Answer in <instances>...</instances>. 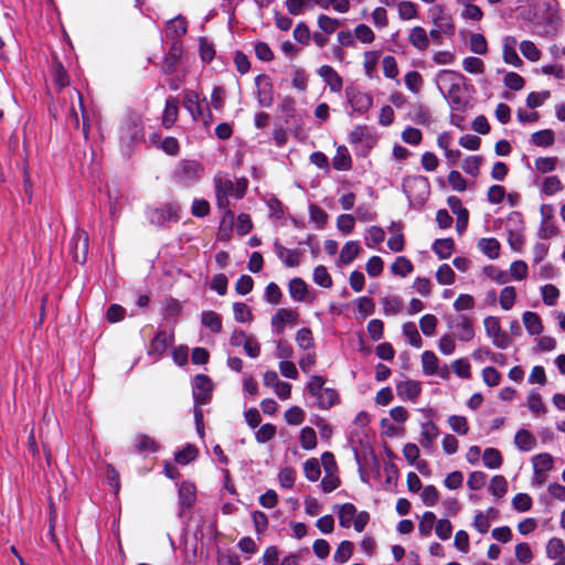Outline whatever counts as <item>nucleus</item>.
<instances>
[{
	"label": "nucleus",
	"instance_id": "f257e3e1",
	"mask_svg": "<svg viewBox=\"0 0 565 565\" xmlns=\"http://www.w3.org/2000/svg\"><path fill=\"white\" fill-rule=\"evenodd\" d=\"M463 78L460 73L450 70H443L436 76L438 89L448 100L451 108L457 110L465 106L461 89Z\"/></svg>",
	"mask_w": 565,
	"mask_h": 565
},
{
	"label": "nucleus",
	"instance_id": "f03ea898",
	"mask_svg": "<svg viewBox=\"0 0 565 565\" xmlns=\"http://www.w3.org/2000/svg\"><path fill=\"white\" fill-rule=\"evenodd\" d=\"M216 204L217 207L223 210L226 214L233 215L230 210L231 198L235 199L234 182L222 173L214 177Z\"/></svg>",
	"mask_w": 565,
	"mask_h": 565
},
{
	"label": "nucleus",
	"instance_id": "7ed1b4c3",
	"mask_svg": "<svg viewBox=\"0 0 565 565\" xmlns=\"http://www.w3.org/2000/svg\"><path fill=\"white\" fill-rule=\"evenodd\" d=\"M448 327L454 337L462 342H469L475 338L473 319L465 313H459L447 319Z\"/></svg>",
	"mask_w": 565,
	"mask_h": 565
},
{
	"label": "nucleus",
	"instance_id": "20e7f679",
	"mask_svg": "<svg viewBox=\"0 0 565 565\" xmlns=\"http://www.w3.org/2000/svg\"><path fill=\"white\" fill-rule=\"evenodd\" d=\"M203 166L195 160H182L174 171V178L177 181L184 185L194 184L203 177Z\"/></svg>",
	"mask_w": 565,
	"mask_h": 565
},
{
	"label": "nucleus",
	"instance_id": "39448f33",
	"mask_svg": "<svg viewBox=\"0 0 565 565\" xmlns=\"http://www.w3.org/2000/svg\"><path fill=\"white\" fill-rule=\"evenodd\" d=\"M183 106L191 113L194 120H201L205 126L212 121V115L205 98L201 102L198 93L186 92L183 98Z\"/></svg>",
	"mask_w": 565,
	"mask_h": 565
},
{
	"label": "nucleus",
	"instance_id": "423d86ee",
	"mask_svg": "<svg viewBox=\"0 0 565 565\" xmlns=\"http://www.w3.org/2000/svg\"><path fill=\"white\" fill-rule=\"evenodd\" d=\"M403 190L411 201L423 203L429 195L428 179L423 175H415L405 179Z\"/></svg>",
	"mask_w": 565,
	"mask_h": 565
},
{
	"label": "nucleus",
	"instance_id": "0eeeda50",
	"mask_svg": "<svg viewBox=\"0 0 565 565\" xmlns=\"http://www.w3.org/2000/svg\"><path fill=\"white\" fill-rule=\"evenodd\" d=\"M483 326L487 335L492 340L494 347L507 349L510 345L511 340L509 335L502 331L499 318L488 316L483 320Z\"/></svg>",
	"mask_w": 565,
	"mask_h": 565
},
{
	"label": "nucleus",
	"instance_id": "6e6552de",
	"mask_svg": "<svg viewBox=\"0 0 565 565\" xmlns=\"http://www.w3.org/2000/svg\"><path fill=\"white\" fill-rule=\"evenodd\" d=\"M179 212L180 206L177 203H168L161 207H149L147 216L151 224L160 226L169 221H178Z\"/></svg>",
	"mask_w": 565,
	"mask_h": 565
},
{
	"label": "nucleus",
	"instance_id": "1a4fd4ad",
	"mask_svg": "<svg viewBox=\"0 0 565 565\" xmlns=\"http://www.w3.org/2000/svg\"><path fill=\"white\" fill-rule=\"evenodd\" d=\"M213 385L209 376L200 374L193 379V398L196 406L206 404Z\"/></svg>",
	"mask_w": 565,
	"mask_h": 565
},
{
	"label": "nucleus",
	"instance_id": "9d476101",
	"mask_svg": "<svg viewBox=\"0 0 565 565\" xmlns=\"http://www.w3.org/2000/svg\"><path fill=\"white\" fill-rule=\"evenodd\" d=\"M70 249L76 263H84L88 250V235L85 231L77 230L71 242Z\"/></svg>",
	"mask_w": 565,
	"mask_h": 565
},
{
	"label": "nucleus",
	"instance_id": "9b49d317",
	"mask_svg": "<svg viewBox=\"0 0 565 565\" xmlns=\"http://www.w3.org/2000/svg\"><path fill=\"white\" fill-rule=\"evenodd\" d=\"M274 250L286 267L292 268L299 266L301 257L299 250L287 248L280 244L279 241L274 243Z\"/></svg>",
	"mask_w": 565,
	"mask_h": 565
},
{
	"label": "nucleus",
	"instance_id": "f8f14e48",
	"mask_svg": "<svg viewBox=\"0 0 565 565\" xmlns=\"http://www.w3.org/2000/svg\"><path fill=\"white\" fill-rule=\"evenodd\" d=\"M298 313L295 310L280 308L271 318V326L278 333H282L286 324H296Z\"/></svg>",
	"mask_w": 565,
	"mask_h": 565
},
{
	"label": "nucleus",
	"instance_id": "ddd939ff",
	"mask_svg": "<svg viewBox=\"0 0 565 565\" xmlns=\"http://www.w3.org/2000/svg\"><path fill=\"white\" fill-rule=\"evenodd\" d=\"M448 205L451 209L452 213L457 216V224L456 228L458 233H462L466 231L468 225V218L469 213L468 211L462 206L461 201L457 196H449L448 198Z\"/></svg>",
	"mask_w": 565,
	"mask_h": 565
},
{
	"label": "nucleus",
	"instance_id": "4468645a",
	"mask_svg": "<svg viewBox=\"0 0 565 565\" xmlns=\"http://www.w3.org/2000/svg\"><path fill=\"white\" fill-rule=\"evenodd\" d=\"M258 88V103L262 107H269L274 102L273 86L267 76H258L256 78Z\"/></svg>",
	"mask_w": 565,
	"mask_h": 565
},
{
	"label": "nucleus",
	"instance_id": "2eb2a0df",
	"mask_svg": "<svg viewBox=\"0 0 565 565\" xmlns=\"http://www.w3.org/2000/svg\"><path fill=\"white\" fill-rule=\"evenodd\" d=\"M142 138V128L138 118H132L121 126L120 139L124 142L137 141Z\"/></svg>",
	"mask_w": 565,
	"mask_h": 565
},
{
	"label": "nucleus",
	"instance_id": "dca6fc26",
	"mask_svg": "<svg viewBox=\"0 0 565 565\" xmlns=\"http://www.w3.org/2000/svg\"><path fill=\"white\" fill-rule=\"evenodd\" d=\"M319 76L329 85L331 92L339 93L342 90L343 82L340 75L329 65H322L318 70Z\"/></svg>",
	"mask_w": 565,
	"mask_h": 565
},
{
	"label": "nucleus",
	"instance_id": "f3484780",
	"mask_svg": "<svg viewBox=\"0 0 565 565\" xmlns=\"http://www.w3.org/2000/svg\"><path fill=\"white\" fill-rule=\"evenodd\" d=\"M349 103L354 111L365 114L373 105V98L370 94L353 92L349 94Z\"/></svg>",
	"mask_w": 565,
	"mask_h": 565
},
{
	"label": "nucleus",
	"instance_id": "a211bd4d",
	"mask_svg": "<svg viewBox=\"0 0 565 565\" xmlns=\"http://www.w3.org/2000/svg\"><path fill=\"white\" fill-rule=\"evenodd\" d=\"M420 384L416 381L406 380L396 385L397 395L402 399L415 401L420 394Z\"/></svg>",
	"mask_w": 565,
	"mask_h": 565
},
{
	"label": "nucleus",
	"instance_id": "6ab92c4d",
	"mask_svg": "<svg viewBox=\"0 0 565 565\" xmlns=\"http://www.w3.org/2000/svg\"><path fill=\"white\" fill-rule=\"evenodd\" d=\"M196 498V489L192 482L183 481L179 488V503L182 509L191 508Z\"/></svg>",
	"mask_w": 565,
	"mask_h": 565
},
{
	"label": "nucleus",
	"instance_id": "aec40b11",
	"mask_svg": "<svg viewBox=\"0 0 565 565\" xmlns=\"http://www.w3.org/2000/svg\"><path fill=\"white\" fill-rule=\"evenodd\" d=\"M169 342H170V337L168 335V333L166 331H159L153 340L151 341L150 345H149V349H148V354L149 355H153L156 358H159L161 356L168 345H169Z\"/></svg>",
	"mask_w": 565,
	"mask_h": 565
},
{
	"label": "nucleus",
	"instance_id": "412c9836",
	"mask_svg": "<svg viewBox=\"0 0 565 565\" xmlns=\"http://www.w3.org/2000/svg\"><path fill=\"white\" fill-rule=\"evenodd\" d=\"M553 456L548 452H542L532 458V465L534 469V475L543 476L546 475L553 468Z\"/></svg>",
	"mask_w": 565,
	"mask_h": 565
},
{
	"label": "nucleus",
	"instance_id": "4be33fe9",
	"mask_svg": "<svg viewBox=\"0 0 565 565\" xmlns=\"http://www.w3.org/2000/svg\"><path fill=\"white\" fill-rule=\"evenodd\" d=\"M516 40L512 36H507L503 44V60L505 63L511 64L515 67L522 65V60L515 51Z\"/></svg>",
	"mask_w": 565,
	"mask_h": 565
},
{
	"label": "nucleus",
	"instance_id": "5701e85b",
	"mask_svg": "<svg viewBox=\"0 0 565 565\" xmlns=\"http://www.w3.org/2000/svg\"><path fill=\"white\" fill-rule=\"evenodd\" d=\"M523 324L531 335H539L543 331V323L536 312L525 311L522 316Z\"/></svg>",
	"mask_w": 565,
	"mask_h": 565
},
{
	"label": "nucleus",
	"instance_id": "b1692460",
	"mask_svg": "<svg viewBox=\"0 0 565 565\" xmlns=\"http://www.w3.org/2000/svg\"><path fill=\"white\" fill-rule=\"evenodd\" d=\"M181 45L178 41H173L169 53L164 57L162 70L167 74L174 72L177 63L181 56Z\"/></svg>",
	"mask_w": 565,
	"mask_h": 565
},
{
	"label": "nucleus",
	"instance_id": "393cba45",
	"mask_svg": "<svg viewBox=\"0 0 565 565\" xmlns=\"http://www.w3.org/2000/svg\"><path fill=\"white\" fill-rule=\"evenodd\" d=\"M408 41L419 51H425L429 46L428 34L422 26H415L411 30Z\"/></svg>",
	"mask_w": 565,
	"mask_h": 565
},
{
	"label": "nucleus",
	"instance_id": "a878e982",
	"mask_svg": "<svg viewBox=\"0 0 565 565\" xmlns=\"http://www.w3.org/2000/svg\"><path fill=\"white\" fill-rule=\"evenodd\" d=\"M338 512L339 523L342 527L349 529L355 518L356 508L352 503H344L333 508Z\"/></svg>",
	"mask_w": 565,
	"mask_h": 565
},
{
	"label": "nucleus",
	"instance_id": "bb28decb",
	"mask_svg": "<svg viewBox=\"0 0 565 565\" xmlns=\"http://www.w3.org/2000/svg\"><path fill=\"white\" fill-rule=\"evenodd\" d=\"M515 446L522 451H530L536 447V438L526 429H519L514 436Z\"/></svg>",
	"mask_w": 565,
	"mask_h": 565
},
{
	"label": "nucleus",
	"instance_id": "cd10ccee",
	"mask_svg": "<svg viewBox=\"0 0 565 565\" xmlns=\"http://www.w3.org/2000/svg\"><path fill=\"white\" fill-rule=\"evenodd\" d=\"M439 435L438 427L433 422H426L422 424V431H420V445L424 448H430L433 443L436 440V438Z\"/></svg>",
	"mask_w": 565,
	"mask_h": 565
},
{
	"label": "nucleus",
	"instance_id": "c85d7f7f",
	"mask_svg": "<svg viewBox=\"0 0 565 565\" xmlns=\"http://www.w3.org/2000/svg\"><path fill=\"white\" fill-rule=\"evenodd\" d=\"M351 156L349 150L344 146H340L337 148V152L332 159V166L338 171H345L351 168Z\"/></svg>",
	"mask_w": 565,
	"mask_h": 565
},
{
	"label": "nucleus",
	"instance_id": "c756f323",
	"mask_svg": "<svg viewBox=\"0 0 565 565\" xmlns=\"http://www.w3.org/2000/svg\"><path fill=\"white\" fill-rule=\"evenodd\" d=\"M186 32V23L182 18L171 19L166 25V35L169 39L177 40Z\"/></svg>",
	"mask_w": 565,
	"mask_h": 565
},
{
	"label": "nucleus",
	"instance_id": "7c9ffc66",
	"mask_svg": "<svg viewBox=\"0 0 565 565\" xmlns=\"http://www.w3.org/2000/svg\"><path fill=\"white\" fill-rule=\"evenodd\" d=\"M201 321L204 327L209 328L214 333H218L222 330V319L215 311H203Z\"/></svg>",
	"mask_w": 565,
	"mask_h": 565
},
{
	"label": "nucleus",
	"instance_id": "2f4dec72",
	"mask_svg": "<svg viewBox=\"0 0 565 565\" xmlns=\"http://www.w3.org/2000/svg\"><path fill=\"white\" fill-rule=\"evenodd\" d=\"M308 292V286L301 278H292L289 281L290 297L296 301H303Z\"/></svg>",
	"mask_w": 565,
	"mask_h": 565
},
{
	"label": "nucleus",
	"instance_id": "473e14b6",
	"mask_svg": "<svg viewBox=\"0 0 565 565\" xmlns=\"http://www.w3.org/2000/svg\"><path fill=\"white\" fill-rule=\"evenodd\" d=\"M178 118V102L175 98H169L162 116V124L166 128H170Z\"/></svg>",
	"mask_w": 565,
	"mask_h": 565
},
{
	"label": "nucleus",
	"instance_id": "72a5a7b5",
	"mask_svg": "<svg viewBox=\"0 0 565 565\" xmlns=\"http://www.w3.org/2000/svg\"><path fill=\"white\" fill-rule=\"evenodd\" d=\"M478 247L491 259L499 256L500 243L495 238H481L478 242Z\"/></svg>",
	"mask_w": 565,
	"mask_h": 565
},
{
	"label": "nucleus",
	"instance_id": "f704fd0d",
	"mask_svg": "<svg viewBox=\"0 0 565 565\" xmlns=\"http://www.w3.org/2000/svg\"><path fill=\"white\" fill-rule=\"evenodd\" d=\"M394 275L406 277L414 270V266L409 259L404 256H398L391 266Z\"/></svg>",
	"mask_w": 565,
	"mask_h": 565
},
{
	"label": "nucleus",
	"instance_id": "c9c22d12",
	"mask_svg": "<svg viewBox=\"0 0 565 565\" xmlns=\"http://www.w3.org/2000/svg\"><path fill=\"white\" fill-rule=\"evenodd\" d=\"M360 252V246L356 242L350 241L344 244L340 252V262L344 265H349L354 260Z\"/></svg>",
	"mask_w": 565,
	"mask_h": 565
},
{
	"label": "nucleus",
	"instance_id": "e433bc0d",
	"mask_svg": "<svg viewBox=\"0 0 565 565\" xmlns=\"http://www.w3.org/2000/svg\"><path fill=\"white\" fill-rule=\"evenodd\" d=\"M526 405L527 408L536 416L544 415L547 411L541 395L536 391H531L529 393Z\"/></svg>",
	"mask_w": 565,
	"mask_h": 565
},
{
	"label": "nucleus",
	"instance_id": "4c0bfd02",
	"mask_svg": "<svg viewBox=\"0 0 565 565\" xmlns=\"http://www.w3.org/2000/svg\"><path fill=\"white\" fill-rule=\"evenodd\" d=\"M423 371L427 375H434L438 372V358L433 351H425L422 354Z\"/></svg>",
	"mask_w": 565,
	"mask_h": 565
},
{
	"label": "nucleus",
	"instance_id": "58836bf2",
	"mask_svg": "<svg viewBox=\"0 0 565 565\" xmlns=\"http://www.w3.org/2000/svg\"><path fill=\"white\" fill-rule=\"evenodd\" d=\"M403 333L408 339V342L414 348H422L423 340L418 333L417 327L414 322H406L403 324Z\"/></svg>",
	"mask_w": 565,
	"mask_h": 565
},
{
	"label": "nucleus",
	"instance_id": "ea45409f",
	"mask_svg": "<svg viewBox=\"0 0 565 565\" xmlns=\"http://www.w3.org/2000/svg\"><path fill=\"white\" fill-rule=\"evenodd\" d=\"M483 465L489 469H498L502 465V457L498 449L487 448L482 455Z\"/></svg>",
	"mask_w": 565,
	"mask_h": 565
},
{
	"label": "nucleus",
	"instance_id": "a19ab883",
	"mask_svg": "<svg viewBox=\"0 0 565 565\" xmlns=\"http://www.w3.org/2000/svg\"><path fill=\"white\" fill-rule=\"evenodd\" d=\"M454 248V241L451 238H439L433 244V250L439 258L445 259L451 255Z\"/></svg>",
	"mask_w": 565,
	"mask_h": 565
},
{
	"label": "nucleus",
	"instance_id": "79ce46f5",
	"mask_svg": "<svg viewBox=\"0 0 565 565\" xmlns=\"http://www.w3.org/2000/svg\"><path fill=\"white\" fill-rule=\"evenodd\" d=\"M317 397L318 406L328 409L338 401V393L333 388H323Z\"/></svg>",
	"mask_w": 565,
	"mask_h": 565
},
{
	"label": "nucleus",
	"instance_id": "37998d69",
	"mask_svg": "<svg viewBox=\"0 0 565 565\" xmlns=\"http://www.w3.org/2000/svg\"><path fill=\"white\" fill-rule=\"evenodd\" d=\"M544 194L551 196L563 190V184L557 175L546 177L541 185Z\"/></svg>",
	"mask_w": 565,
	"mask_h": 565
},
{
	"label": "nucleus",
	"instance_id": "c03bdc74",
	"mask_svg": "<svg viewBox=\"0 0 565 565\" xmlns=\"http://www.w3.org/2000/svg\"><path fill=\"white\" fill-rule=\"evenodd\" d=\"M353 543L350 541H342L337 551L334 552L333 559L337 563L343 564L348 562L353 554Z\"/></svg>",
	"mask_w": 565,
	"mask_h": 565
},
{
	"label": "nucleus",
	"instance_id": "a18cd8bd",
	"mask_svg": "<svg viewBox=\"0 0 565 565\" xmlns=\"http://www.w3.org/2000/svg\"><path fill=\"white\" fill-rule=\"evenodd\" d=\"M436 524V515L431 511H426L418 523V532L423 536H429L434 525Z\"/></svg>",
	"mask_w": 565,
	"mask_h": 565
},
{
	"label": "nucleus",
	"instance_id": "49530a36",
	"mask_svg": "<svg viewBox=\"0 0 565 565\" xmlns=\"http://www.w3.org/2000/svg\"><path fill=\"white\" fill-rule=\"evenodd\" d=\"M238 338H242L244 340V350L250 358H257L259 355L260 347L259 343L254 338L247 337L244 332H241L235 338V344H239V342L237 341Z\"/></svg>",
	"mask_w": 565,
	"mask_h": 565
},
{
	"label": "nucleus",
	"instance_id": "de8ad7c7",
	"mask_svg": "<svg viewBox=\"0 0 565 565\" xmlns=\"http://www.w3.org/2000/svg\"><path fill=\"white\" fill-rule=\"evenodd\" d=\"M554 132L551 129L540 130L531 136V140L535 146L550 147L554 143Z\"/></svg>",
	"mask_w": 565,
	"mask_h": 565
},
{
	"label": "nucleus",
	"instance_id": "09e8293b",
	"mask_svg": "<svg viewBox=\"0 0 565 565\" xmlns=\"http://www.w3.org/2000/svg\"><path fill=\"white\" fill-rule=\"evenodd\" d=\"M516 298L515 288L512 286L504 287L499 297L500 306L503 310H510L514 306Z\"/></svg>",
	"mask_w": 565,
	"mask_h": 565
},
{
	"label": "nucleus",
	"instance_id": "8fccbe9b",
	"mask_svg": "<svg viewBox=\"0 0 565 565\" xmlns=\"http://www.w3.org/2000/svg\"><path fill=\"white\" fill-rule=\"evenodd\" d=\"M462 67L467 73L475 75H479L484 72L483 61L476 56L465 57L462 61Z\"/></svg>",
	"mask_w": 565,
	"mask_h": 565
},
{
	"label": "nucleus",
	"instance_id": "3c124183",
	"mask_svg": "<svg viewBox=\"0 0 565 565\" xmlns=\"http://www.w3.org/2000/svg\"><path fill=\"white\" fill-rule=\"evenodd\" d=\"M470 51L475 54L483 55L488 52V43L486 38L480 33H473L469 41Z\"/></svg>",
	"mask_w": 565,
	"mask_h": 565
},
{
	"label": "nucleus",
	"instance_id": "603ef678",
	"mask_svg": "<svg viewBox=\"0 0 565 565\" xmlns=\"http://www.w3.org/2000/svg\"><path fill=\"white\" fill-rule=\"evenodd\" d=\"M382 305L386 316H396L403 308V302L398 297H384L382 299Z\"/></svg>",
	"mask_w": 565,
	"mask_h": 565
},
{
	"label": "nucleus",
	"instance_id": "864d4df0",
	"mask_svg": "<svg viewBox=\"0 0 565 565\" xmlns=\"http://www.w3.org/2000/svg\"><path fill=\"white\" fill-rule=\"evenodd\" d=\"M565 552V544L558 537H553L548 541L546 545V555L551 559H556L563 556Z\"/></svg>",
	"mask_w": 565,
	"mask_h": 565
},
{
	"label": "nucleus",
	"instance_id": "5fc2aeb1",
	"mask_svg": "<svg viewBox=\"0 0 565 565\" xmlns=\"http://www.w3.org/2000/svg\"><path fill=\"white\" fill-rule=\"evenodd\" d=\"M489 491L497 498H502L508 491V482L503 476H494L489 486Z\"/></svg>",
	"mask_w": 565,
	"mask_h": 565
},
{
	"label": "nucleus",
	"instance_id": "6e6d98bb",
	"mask_svg": "<svg viewBox=\"0 0 565 565\" xmlns=\"http://www.w3.org/2000/svg\"><path fill=\"white\" fill-rule=\"evenodd\" d=\"M312 278L320 287L330 288L332 286V278L327 268L322 265H319L313 269Z\"/></svg>",
	"mask_w": 565,
	"mask_h": 565
},
{
	"label": "nucleus",
	"instance_id": "4d7b16f0",
	"mask_svg": "<svg viewBox=\"0 0 565 565\" xmlns=\"http://www.w3.org/2000/svg\"><path fill=\"white\" fill-rule=\"evenodd\" d=\"M300 445L306 450H311L317 446V435L313 428L305 427L300 433Z\"/></svg>",
	"mask_w": 565,
	"mask_h": 565
},
{
	"label": "nucleus",
	"instance_id": "13d9d810",
	"mask_svg": "<svg viewBox=\"0 0 565 565\" xmlns=\"http://www.w3.org/2000/svg\"><path fill=\"white\" fill-rule=\"evenodd\" d=\"M296 342L302 350H309L313 348L315 342L311 330L309 328L299 329L296 334Z\"/></svg>",
	"mask_w": 565,
	"mask_h": 565
},
{
	"label": "nucleus",
	"instance_id": "bf43d9fd",
	"mask_svg": "<svg viewBox=\"0 0 565 565\" xmlns=\"http://www.w3.org/2000/svg\"><path fill=\"white\" fill-rule=\"evenodd\" d=\"M448 423L450 428L459 435L463 436L469 431L468 420L465 416L451 415L448 418Z\"/></svg>",
	"mask_w": 565,
	"mask_h": 565
},
{
	"label": "nucleus",
	"instance_id": "052dcab7",
	"mask_svg": "<svg viewBox=\"0 0 565 565\" xmlns=\"http://www.w3.org/2000/svg\"><path fill=\"white\" fill-rule=\"evenodd\" d=\"M437 318L434 315L427 313L419 320V328L426 337H431L437 327Z\"/></svg>",
	"mask_w": 565,
	"mask_h": 565
},
{
	"label": "nucleus",
	"instance_id": "680f3d73",
	"mask_svg": "<svg viewBox=\"0 0 565 565\" xmlns=\"http://www.w3.org/2000/svg\"><path fill=\"white\" fill-rule=\"evenodd\" d=\"M520 51L527 60L536 62L541 57V52L532 41H522Z\"/></svg>",
	"mask_w": 565,
	"mask_h": 565
},
{
	"label": "nucleus",
	"instance_id": "e2e57ef3",
	"mask_svg": "<svg viewBox=\"0 0 565 565\" xmlns=\"http://www.w3.org/2000/svg\"><path fill=\"white\" fill-rule=\"evenodd\" d=\"M303 472L308 480L317 481L320 477V465L316 458L308 459L303 465Z\"/></svg>",
	"mask_w": 565,
	"mask_h": 565
},
{
	"label": "nucleus",
	"instance_id": "0e129e2a",
	"mask_svg": "<svg viewBox=\"0 0 565 565\" xmlns=\"http://www.w3.org/2000/svg\"><path fill=\"white\" fill-rule=\"evenodd\" d=\"M515 558L522 564H529L533 559V553L527 543H519L514 548Z\"/></svg>",
	"mask_w": 565,
	"mask_h": 565
},
{
	"label": "nucleus",
	"instance_id": "69168bd1",
	"mask_svg": "<svg viewBox=\"0 0 565 565\" xmlns=\"http://www.w3.org/2000/svg\"><path fill=\"white\" fill-rule=\"evenodd\" d=\"M405 85L406 87L417 94L423 85V77L417 71L408 72L405 77Z\"/></svg>",
	"mask_w": 565,
	"mask_h": 565
},
{
	"label": "nucleus",
	"instance_id": "338daca9",
	"mask_svg": "<svg viewBox=\"0 0 565 565\" xmlns=\"http://www.w3.org/2000/svg\"><path fill=\"white\" fill-rule=\"evenodd\" d=\"M436 279L440 285H451L455 280V273L448 264L439 266Z\"/></svg>",
	"mask_w": 565,
	"mask_h": 565
},
{
	"label": "nucleus",
	"instance_id": "774afa93",
	"mask_svg": "<svg viewBox=\"0 0 565 565\" xmlns=\"http://www.w3.org/2000/svg\"><path fill=\"white\" fill-rule=\"evenodd\" d=\"M476 301L471 295L461 294L454 301V309L458 312L471 310L475 308Z\"/></svg>",
	"mask_w": 565,
	"mask_h": 565
}]
</instances>
